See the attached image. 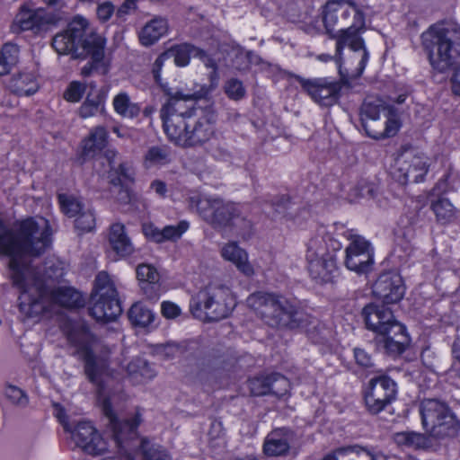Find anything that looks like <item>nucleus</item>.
Listing matches in <instances>:
<instances>
[{
  "mask_svg": "<svg viewBox=\"0 0 460 460\" xmlns=\"http://www.w3.org/2000/svg\"><path fill=\"white\" fill-rule=\"evenodd\" d=\"M51 242L50 226L43 217H29L12 228L0 220V252L10 258L11 277L21 292L19 308L24 318H39L50 310L52 303L70 308L84 305L82 294L72 288L49 290L46 281L53 278L52 265L43 273L29 265L28 259L43 254Z\"/></svg>",
  "mask_w": 460,
  "mask_h": 460,
  "instance_id": "1",
  "label": "nucleus"
},
{
  "mask_svg": "<svg viewBox=\"0 0 460 460\" xmlns=\"http://www.w3.org/2000/svg\"><path fill=\"white\" fill-rule=\"evenodd\" d=\"M326 32L336 39V56L341 58L343 49L349 46L354 51L362 49L359 62L360 73L366 66L368 52L359 33L365 30V15L353 1L330 0L323 11Z\"/></svg>",
  "mask_w": 460,
  "mask_h": 460,
  "instance_id": "2",
  "label": "nucleus"
},
{
  "mask_svg": "<svg viewBox=\"0 0 460 460\" xmlns=\"http://www.w3.org/2000/svg\"><path fill=\"white\" fill-rule=\"evenodd\" d=\"M169 96L163 106L160 116L169 139L181 147L199 146L208 142L214 134L212 125L205 119H196L193 111H181V101L197 100L201 93L183 94L181 92L166 91Z\"/></svg>",
  "mask_w": 460,
  "mask_h": 460,
  "instance_id": "3",
  "label": "nucleus"
},
{
  "mask_svg": "<svg viewBox=\"0 0 460 460\" xmlns=\"http://www.w3.org/2000/svg\"><path fill=\"white\" fill-rule=\"evenodd\" d=\"M247 305L269 327L295 331L305 327L309 315L293 298L275 292L257 291L246 299Z\"/></svg>",
  "mask_w": 460,
  "mask_h": 460,
  "instance_id": "4",
  "label": "nucleus"
},
{
  "mask_svg": "<svg viewBox=\"0 0 460 460\" xmlns=\"http://www.w3.org/2000/svg\"><path fill=\"white\" fill-rule=\"evenodd\" d=\"M367 329L377 334V345L391 357L402 354L410 344V337L403 324L398 322L385 305L370 303L362 309Z\"/></svg>",
  "mask_w": 460,
  "mask_h": 460,
  "instance_id": "5",
  "label": "nucleus"
},
{
  "mask_svg": "<svg viewBox=\"0 0 460 460\" xmlns=\"http://www.w3.org/2000/svg\"><path fill=\"white\" fill-rule=\"evenodd\" d=\"M422 46L433 69L446 73L460 56V26L456 22L434 24L421 35Z\"/></svg>",
  "mask_w": 460,
  "mask_h": 460,
  "instance_id": "6",
  "label": "nucleus"
},
{
  "mask_svg": "<svg viewBox=\"0 0 460 460\" xmlns=\"http://www.w3.org/2000/svg\"><path fill=\"white\" fill-rule=\"evenodd\" d=\"M102 37L94 32L86 19L76 16L66 30L57 33L52 39V47L60 55H71L75 59H84L89 56V48H97L95 58H100Z\"/></svg>",
  "mask_w": 460,
  "mask_h": 460,
  "instance_id": "7",
  "label": "nucleus"
},
{
  "mask_svg": "<svg viewBox=\"0 0 460 460\" xmlns=\"http://www.w3.org/2000/svg\"><path fill=\"white\" fill-rule=\"evenodd\" d=\"M200 217L216 230L232 229L243 237L250 235L252 222L242 213L238 204L220 198H208L198 203Z\"/></svg>",
  "mask_w": 460,
  "mask_h": 460,
  "instance_id": "8",
  "label": "nucleus"
},
{
  "mask_svg": "<svg viewBox=\"0 0 460 460\" xmlns=\"http://www.w3.org/2000/svg\"><path fill=\"white\" fill-rule=\"evenodd\" d=\"M341 243L332 234L322 231L307 243L306 261L308 271L314 279L329 282L337 270V252Z\"/></svg>",
  "mask_w": 460,
  "mask_h": 460,
  "instance_id": "9",
  "label": "nucleus"
},
{
  "mask_svg": "<svg viewBox=\"0 0 460 460\" xmlns=\"http://www.w3.org/2000/svg\"><path fill=\"white\" fill-rule=\"evenodd\" d=\"M234 305L230 289L223 285H208L190 301L193 316L206 322H217L228 317Z\"/></svg>",
  "mask_w": 460,
  "mask_h": 460,
  "instance_id": "10",
  "label": "nucleus"
},
{
  "mask_svg": "<svg viewBox=\"0 0 460 460\" xmlns=\"http://www.w3.org/2000/svg\"><path fill=\"white\" fill-rule=\"evenodd\" d=\"M420 413L422 426L430 437L453 438L460 430V421L445 402L424 399L420 405Z\"/></svg>",
  "mask_w": 460,
  "mask_h": 460,
  "instance_id": "11",
  "label": "nucleus"
},
{
  "mask_svg": "<svg viewBox=\"0 0 460 460\" xmlns=\"http://www.w3.org/2000/svg\"><path fill=\"white\" fill-rule=\"evenodd\" d=\"M102 411L108 419L112 438L119 453L124 455L127 459L131 460L132 447L130 444L137 438L139 421L137 418L124 420H118L108 398H104L102 401Z\"/></svg>",
  "mask_w": 460,
  "mask_h": 460,
  "instance_id": "12",
  "label": "nucleus"
},
{
  "mask_svg": "<svg viewBox=\"0 0 460 460\" xmlns=\"http://www.w3.org/2000/svg\"><path fill=\"white\" fill-rule=\"evenodd\" d=\"M397 384L386 375L371 378L364 400L367 411L376 415L385 410L396 399Z\"/></svg>",
  "mask_w": 460,
  "mask_h": 460,
  "instance_id": "13",
  "label": "nucleus"
},
{
  "mask_svg": "<svg viewBox=\"0 0 460 460\" xmlns=\"http://www.w3.org/2000/svg\"><path fill=\"white\" fill-rule=\"evenodd\" d=\"M285 74L295 78L301 85L302 90L317 104L330 107L337 103L342 84L338 81H330L327 78L306 79L291 72Z\"/></svg>",
  "mask_w": 460,
  "mask_h": 460,
  "instance_id": "14",
  "label": "nucleus"
},
{
  "mask_svg": "<svg viewBox=\"0 0 460 460\" xmlns=\"http://www.w3.org/2000/svg\"><path fill=\"white\" fill-rule=\"evenodd\" d=\"M64 429L71 433L75 446L91 456L102 455L107 450V442L89 421H80L74 428L59 417Z\"/></svg>",
  "mask_w": 460,
  "mask_h": 460,
  "instance_id": "15",
  "label": "nucleus"
},
{
  "mask_svg": "<svg viewBox=\"0 0 460 460\" xmlns=\"http://www.w3.org/2000/svg\"><path fill=\"white\" fill-rule=\"evenodd\" d=\"M428 159L413 151L402 153L394 162L391 174L400 184L420 182L428 172Z\"/></svg>",
  "mask_w": 460,
  "mask_h": 460,
  "instance_id": "16",
  "label": "nucleus"
},
{
  "mask_svg": "<svg viewBox=\"0 0 460 460\" xmlns=\"http://www.w3.org/2000/svg\"><path fill=\"white\" fill-rule=\"evenodd\" d=\"M349 244L345 249L344 265L358 274H366L374 264V249L371 243L360 235L349 234Z\"/></svg>",
  "mask_w": 460,
  "mask_h": 460,
  "instance_id": "17",
  "label": "nucleus"
},
{
  "mask_svg": "<svg viewBox=\"0 0 460 460\" xmlns=\"http://www.w3.org/2000/svg\"><path fill=\"white\" fill-rule=\"evenodd\" d=\"M108 152V160L110 164V170L108 172V179L110 187V192L113 199L120 204H128L131 200L130 190L127 186V182L134 181V170L132 165L128 163H120L118 166L113 164L111 160L110 154Z\"/></svg>",
  "mask_w": 460,
  "mask_h": 460,
  "instance_id": "18",
  "label": "nucleus"
},
{
  "mask_svg": "<svg viewBox=\"0 0 460 460\" xmlns=\"http://www.w3.org/2000/svg\"><path fill=\"white\" fill-rule=\"evenodd\" d=\"M404 286L400 275L393 272L381 274L373 285V295L384 304L399 302L404 295Z\"/></svg>",
  "mask_w": 460,
  "mask_h": 460,
  "instance_id": "19",
  "label": "nucleus"
},
{
  "mask_svg": "<svg viewBox=\"0 0 460 460\" xmlns=\"http://www.w3.org/2000/svg\"><path fill=\"white\" fill-rule=\"evenodd\" d=\"M92 306L89 308L90 314L101 322H112L120 315L122 308L116 295L91 296Z\"/></svg>",
  "mask_w": 460,
  "mask_h": 460,
  "instance_id": "20",
  "label": "nucleus"
},
{
  "mask_svg": "<svg viewBox=\"0 0 460 460\" xmlns=\"http://www.w3.org/2000/svg\"><path fill=\"white\" fill-rule=\"evenodd\" d=\"M52 22V18L48 16L44 10L32 11L29 9H22L16 15L13 30V31H32L38 33L41 31L47 30L49 24Z\"/></svg>",
  "mask_w": 460,
  "mask_h": 460,
  "instance_id": "21",
  "label": "nucleus"
},
{
  "mask_svg": "<svg viewBox=\"0 0 460 460\" xmlns=\"http://www.w3.org/2000/svg\"><path fill=\"white\" fill-rule=\"evenodd\" d=\"M292 432L288 429H278L268 434L263 444V452L268 456H287L290 449Z\"/></svg>",
  "mask_w": 460,
  "mask_h": 460,
  "instance_id": "22",
  "label": "nucleus"
},
{
  "mask_svg": "<svg viewBox=\"0 0 460 460\" xmlns=\"http://www.w3.org/2000/svg\"><path fill=\"white\" fill-rule=\"evenodd\" d=\"M367 136L375 139H382L394 136L399 129V122L394 117H386L381 121L379 119L361 123Z\"/></svg>",
  "mask_w": 460,
  "mask_h": 460,
  "instance_id": "23",
  "label": "nucleus"
},
{
  "mask_svg": "<svg viewBox=\"0 0 460 460\" xmlns=\"http://www.w3.org/2000/svg\"><path fill=\"white\" fill-rule=\"evenodd\" d=\"M108 241L111 250L120 257L130 255L134 251L125 226L119 223L113 224L110 227Z\"/></svg>",
  "mask_w": 460,
  "mask_h": 460,
  "instance_id": "24",
  "label": "nucleus"
},
{
  "mask_svg": "<svg viewBox=\"0 0 460 460\" xmlns=\"http://www.w3.org/2000/svg\"><path fill=\"white\" fill-rule=\"evenodd\" d=\"M221 254L225 260L232 261L246 277H251L254 274L253 267L248 261L246 252L239 247L236 243L226 244L222 248Z\"/></svg>",
  "mask_w": 460,
  "mask_h": 460,
  "instance_id": "25",
  "label": "nucleus"
},
{
  "mask_svg": "<svg viewBox=\"0 0 460 460\" xmlns=\"http://www.w3.org/2000/svg\"><path fill=\"white\" fill-rule=\"evenodd\" d=\"M84 373L88 380L97 385L100 395L102 394L104 376L108 375V365L105 360L91 354L85 356Z\"/></svg>",
  "mask_w": 460,
  "mask_h": 460,
  "instance_id": "26",
  "label": "nucleus"
},
{
  "mask_svg": "<svg viewBox=\"0 0 460 460\" xmlns=\"http://www.w3.org/2000/svg\"><path fill=\"white\" fill-rule=\"evenodd\" d=\"M10 89L18 96H30L39 90V83L32 72L21 71L14 75L9 84Z\"/></svg>",
  "mask_w": 460,
  "mask_h": 460,
  "instance_id": "27",
  "label": "nucleus"
},
{
  "mask_svg": "<svg viewBox=\"0 0 460 460\" xmlns=\"http://www.w3.org/2000/svg\"><path fill=\"white\" fill-rule=\"evenodd\" d=\"M167 30V21L162 17H155L142 28L139 33V40L144 46H151L164 36Z\"/></svg>",
  "mask_w": 460,
  "mask_h": 460,
  "instance_id": "28",
  "label": "nucleus"
},
{
  "mask_svg": "<svg viewBox=\"0 0 460 460\" xmlns=\"http://www.w3.org/2000/svg\"><path fill=\"white\" fill-rule=\"evenodd\" d=\"M323 460H376L375 456L366 447L358 445L339 447Z\"/></svg>",
  "mask_w": 460,
  "mask_h": 460,
  "instance_id": "29",
  "label": "nucleus"
},
{
  "mask_svg": "<svg viewBox=\"0 0 460 460\" xmlns=\"http://www.w3.org/2000/svg\"><path fill=\"white\" fill-rule=\"evenodd\" d=\"M108 132L103 127L94 128L87 139L84 141L83 156L84 159L93 157L107 144Z\"/></svg>",
  "mask_w": 460,
  "mask_h": 460,
  "instance_id": "30",
  "label": "nucleus"
},
{
  "mask_svg": "<svg viewBox=\"0 0 460 460\" xmlns=\"http://www.w3.org/2000/svg\"><path fill=\"white\" fill-rule=\"evenodd\" d=\"M384 112L386 117H392L393 109L385 106L384 102L378 98L367 97L360 108V120L362 122L380 119V113Z\"/></svg>",
  "mask_w": 460,
  "mask_h": 460,
  "instance_id": "31",
  "label": "nucleus"
},
{
  "mask_svg": "<svg viewBox=\"0 0 460 460\" xmlns=\"http://www.w3.org/2000/svg\"><path fill=\"white\" fill-rule=\"evenodd\" d=\"M430 209L433 211L437 222L442 225L449 224L456 217V208L446 197L439 196L431 200Z\"/></svg>",
  "mask_w": 460,
  "mask_h": 460,
  "instance_id": "32",
  "label": "nucleus"
},
{
  "mask_svg": "<svg viewBox=\"0 0 460 460\" xmlns=\"http://www.w3.org/2000/svg\"><path fill=\"white\" fill-rule=\"evenodd\" d=\"M394 439L399 446H405L416 449H427L431 446L429 437L425 434L414 431L397 432L394 434Z\"/></svg>",
  "mask_w": 460,
  "mask_h": 460,
  "instance_id": "33",
  "label": "nucleus"
},
{
  "mask_svg": "<svg viewBox=\"0 0 460 460\" xmlns=\"http://www.w3.org/2000/svg\"><path fill=\"white\" fill-rule=\"evenodd\" d=\"M128 375L137 382H146L155 376V371L144 358H137L127 367Z\"/></svg>",
  "mask_w": 460,
  "mask_h": 460,
  "instance_id": "34",
  "label": "nucleus"
},
{
  "mask_svg": "<svg viewBox=\"0 0 460 460\" xmlns=\"http://www.w3.org/2000/svg\"><path fill=\"white\" fill-rule=\"evenodd\" d=\"M105 95L106 93L103 90L98 91L96 94L89 93L85 101L79 108L80 117L85 119L94 116L99 111H102Z\"/></svg>",
  "mask_w": 460,
  "mask_h": 460,
  "instance_id": "35",
  "label": "nucleus"
},
{
  "mask_svg": "<svg viewBox=\"0 0 460 460\" xmlns=\"http://www.w3.org/2000/svg\"><path fill=\"white\" fill-rule=\"evenodd\" d=\"M128 319L135 326L146 327L154 322L155 314L141 303L134 304L128 313Z\"/></svg>",
  "mask_w": 460,
  "mask_h": 460,
  "instance_id": "36",
  "label": "nucleus"
},
{
  "mask_svg": "<svg viewBox=\"0 0 460 460\" xmlns=\"http://www.w3.org/2000/svg\"><path fill=\"white\" fill-rule=\"evenodd\" d=\"M197 50H199V49L191 44L183 43L172 47L166 50V53L169 59L173 58L177 66H185L190 62V55L197 56Z\"/></svg>",
  "mask_w": 460,
  "mask_h": 460,
  "instance_id": "37",
  "label": "nucleus"
},
{
  "mask_svg": "<svg viewBox=\"0 0 460 460\" xmlns=\"http://www.w3.org/2000/svg\"><path fill=\"white\" fill-rule=\"evenodd\" d=\"M104 48H105V40L102 37V43L101 49V56L100 58H95V48L94 45L89 48V56L91 58V61H89L84 67L81 69V75L84 76L91 75L94 71L100 72L101 74H106L108 72V67L103 62L104 58Z\"/></svg>",
  "mask_w": 460,
  "mask_h": 460,
  "instance_id": "38",
  "label": "nucleus"
},
{
  "mask_svg": "<svg viewBox=\"0 0 460 460\" xmlns=\"http://www.w3.org/2000/svg\"><path fill=\"white\" fill-rule=\"evenodd\" d=\"M227 55L231 62V66L238 71H246L249 69L248 51L237 44L230 46Z\"/></svg>",
  "mask_w": 460,
  "mask_h": 460,
  "instance_id": "39",
  "label": "nucleus"
},
{
  "mask_svg": "<svg viewBox=\"0 0 460 460\" xmlns=\"http://www.w3.org/2000/svg\"><path fill=\"white\" fill-rule=\"evenodd\" d=\"M115 111L123 117L134 118L139 113V109L136 104L131 103L127 93H121L115 96L113 100Z\"/></svg>",
  "mask_w": 460,
  "mask_h": 460,
  "instance_id": "40",
  "label": "nucleus"
},
{
  "mask_svg": "<svg viewBox=\"0 0 460 460\" xmlns=\"http://www.w3.org/2000/svg\"><path fill=\"white\" fill-rule=\"evenodd\" d=\"M117 290L111 282L110 276L105 271L97 274L94 280V288L92 296L116 295Z\"/></svg>",
  "mask_w": 460,
  "mask_h": 460,
  "instance_id": "41",
  "label": "nucleus"
},
{
  "mask_svg": "<svg viewBox=\"0 0 460 460\" xmlns=\"http://www.w3.org/2000/svg\"><path fill=\"white\" fill-rule=\"evenodd\" d=\"M140 447L143 460H172L164 447L158 445H150L146 439H142Z\"/></svg>",
  "mask_w": 460,
  "mask_h": 460,
  "instance_id": "42",
  "label": "nucleus"
},
{
  "mask_svg": "<svg viewBox=\"0 0 460 460\" xmlns=\"http://www.w3.org/2000/svg\"><path fill=\"white\" fill-rule=\"evenodd\" d=\"M145 160L151 165L168 164L171 161L170 148L164 146H152L147 150Z\"/></svg>",
  "mask_w": 460,
  "mask_h": 460,
  "instance_id": "43",
  "label": "nucleus"
},
{
  "mask_svg": "<svg viewBox=\"0 0 460 460\" xmlns=\"http://www.w3.org/2000/svg\"><path fill=\"white\" fill-rule=\"evenodd\" d=\"M58 201L64 214L73 217H76L84 208L80 199L66 194H59Z\"/></svg>",
  "mask_w": 460,
  "mask_h": 460,
  "instance_id": "44",
  "label": "nucleus"
},
{
  "mask_svg": "<svg viewBox=\"0 0 460 460\" xmlns=\"http://www.w3.org/2000/svg\"><path fill=\"white\" fill-rule=\"evenodd\" d=\"M290 388V383L284 376L274 373L270 375V394L280 398L286 395Z\"/></svg>",
  "mask_w": 460,
  "mask_h": 460,
  "instance_id": "45",
  "label": "nucleus"
},
{
  "mask_svg": "<svg viewBox=\"0 0 460 460\" xmlns=\"http://www.w3.org/2000/svg\"><path fill=\"white\" fill-rule=\"evenodd\" d=\"M5 397L15 406L25 408L29 404V397L25 391L16 385L8 384L4 390Z\"/></svg>",
  "mask_w": 460,
  "mask_h": 460,
  "instance_id": "46",
  "label": "nucleus"
},
{
  "mask_svg": "<svg viewBox=\"0 0 460 460\" xmlns=\"http://www.w3.org/2000/svg\"><path fill=\"white\" fill-rule=\"evenodd\" d=\"M19 52V47L14 43L7 42L3 45L0 58L10 70L18 63Z\"/></svg>",
  "mask_w": 460,
  "mask_h": 460,
  "instance_id": "47",
  "label": "nucleus"
},
{
  "mask_svg": "<svg viewBox=\"0 0 460 460\" xmlns=\"http://www.w3.org/2000/svg\"><path fill=\"white\" fill-rule=\"evenodd\" d=\"M271 207L275 209V211L282 215L284 217L291 219L295 217V215L289 211L294 205L291 201V199L288 195H279L272 199Z\"/></svg>",
  "mask_w": 460,
  "mask_h": 460,
  "instance_id": "48",
  "label": "nucleus"
},
{
  "mask_svg": "<svg viewBox=\"0 0 460 460\" xmlns=\"http://www.w3.org/2000/svg\"><path fill=\"white\" fill-rule=\"evenodd\" d=\"M75 226L83 232H89L95 226V216L91 208H84L75 220Z\"/></svg>",
  "mask_w": 460,
  "mask_h": 460,
  "instance_id": "49",
  "label": "nucleus"
},
{
  "mask_svg": "<svg viewBox=\"0 0 460 460\" xmlns=\"http://www.w3.org/2000/svg\"><path fill=\"white\" fill-rule=\"evenodd\" d=\"M224 91L227 97L234 101L242 100L246 93L243 82L236 78L227 80L225 83Z\"/></svg>",
  "mask_w": 460,
  "mask_h": 460,
  "instance_id": "50",
  "label": "nucleus"
},
{
  "mask_svg": "<svg viewBox=\"0 0 460 460\" xmlns=\"http://www.w3.org/2000/svg\"><path fill=\"white\" fill-rule=\"evenodd\" d=\"M270 375L261 376L249 380V388L252 395L263 396L270 394Z\"/></svg>",
  "mask_w": 460,
  "mask_h": 460,
  "instance_id": "51",
  "label": "nucleus"
},
{
  "mask_svg": "<svg viewBox=\"0 0 460 460\" xmlns=\"http://www.w3.org/2000/svg\"><path fill=\"white\" fill-rule=\"evenodd\" d=\"M189 228L187 221H181L177 226H166L161 230L162 242L179 239Z\"/></svg>",
  "mask_w": 460,
  "mask_h": 460,
  "instance_id": "52",
  "label": "nucleus"
},
{
  "mask_svg": "<svg viewBox=\"0 0 460 460\" xmlns=\"http://www.w3.org/2000/svg\"><path fill=\"white\" fill-rule=\"evenodd\" d=\"M136 271L139 284H142V282H149V280H160L158 271L150 264H139Z\"/></svg>",
  "mask_w": 460,
  "mask_h": 460,
  "instance_id": "53",
  "label": "nucleus"
},
{
  "mask_svg": "<svg viewBox=\"0 0 460 460\" xmlns=\"http://www.w3.org/2000/svg\"><path fill=\"white\" fill-rule=\"evenodd\" d=\"M85 92V86L84 84L74 81L69 84L66 90L64 92V99L72 102H77L81 100L84 93Z\"/></svg>",
  "mask_w": 460,
  "mask_h": 460,
  "instance_id": "54",
  "label": "nucleus"
},
{
  "mask_svg": "<svg viewBox=\"0 0 460 460\" xmlns=\"http://www.w3.org/2000/svg\"><path fill=\"white\" fill-rule=\"evenodd\" d=\"M143 294L147 299H157L161 292V284L159 280H149V282H142L139 284Z\"/></svg>",
  "mask_w": 460,
  "mask_h": 460,
  "instance_id": "55",
  "label": "nucleus"
},
{
  "mask_svg": "<svg viewBox=\"0 0 460 460\" xmlns=\"http://www.w3.org/2000/svg\"><path fill=\"white\" fill-rule=\"evenodd\" d=\"M115 12V6L111 1H105L100 4L96 10L98 19L102 22H105L110 20Z\"/></svg>",
  "mask_w": 460,
  "mask_h": 460,
  "instance_id": "56",
  "label": "nucleus"
},
{
  "mask_svg": "<svg viewBox=\"0 0 460 460\" xmlns=\"http://www.w3.org/2000/svg\"><path fill=\"white\" fill-rule=\"evenodd\" d=\"M183 349L181 346L175 343H167L160 348L159 353L165 359L173 358L182 354Z\"/></svg>",
  "mask_w": 460,
  "mask_h": 460,
  "instance_id": "57",
  "label": "nucleus"
},
{
  "mask_svg": "<svg viewBox=\"0 0 460 460\" xmlns=\"http://www.w3.org/2000/svg\"><path fill=\"white\" fill-rule=\"evenodd\" d=\"M162 314L167 319H174L181 314V308L174 303L164 301L161 305Z\"/></svg>",
  "mask_w": 460,
  "mask_h": 460,
  "instance_id": "58",
  "label": "nucleus"
},
{
  "mask_svg": "<svg viewBox=\"0 0 460 460\" xmlns=\"http://www.w3.org/2000/svg\"><path fill=\"white\" fill-rule=\"evenodd\" d=\"M354 357L357 364L363 367H370L373 366L371 356L362 349H354Z\"/></svg>",
  "mask_w": 460,
  "mask_h": 460,
  "instance_id": "59",
  "label": "nucleus"
},
{
  "mask_svg": "<svg viewBox=\"0 0 460 460\" xmlns=\"http://www.w3.org/2000/svg\"><path fill=\"white\" fill-rule=\"evenodd\" d=\"M143 232L145 235L149 238L150 240L155 242V243H162V234H161V229L155 227L153 225H144L143 226Z\"/></svg>",
  "mask_w": 460,
  "mask_h": 460,
  "instance_id": "60",
  "label": "nucleus"
},
{
  "mask_svg": "<svg viewBox=\"0 0 460 460\" xmlns=\"http://www.w3.org/2000/svg\"><path fill=\"white\" fill-rule=\"evenodd\" d=\"M169 59L166 51L163 52L155 61L153 65L152 73L155 82L160 81V72L165 60Z\"/></svg>",
  "mask_w": 460,
  "mask_h": 460,
  "instance_id": "61",
  "label": "nucleus"
},
{
  "mask_svg": "<svg viewBox=\"0 0 460 460\" xmlns=\"http://www.w3.org/2000/svg\"><path fill=\"white\" fill-rule=\"evenodd\" d=\"M137 0H124L120 6L117 9L116 15L121 18L129 13L131 10L137 8Z\"/></svg>",
  "mask_w": 460,
  "mask_h": 460,
  "instance_id": "62",
  "label": "nucleus"
},
{
  "mask_svg": "<svg viewBox=\"0 0 460 460\" xmlns=\"http://www.w3.org/2000/svg\"><path fill=\"white\" fill-rule=\"evenodd\" d=\"M79 329H82L81 326H71V328L67 331V339L74 345H80L82 342V339L79 336Z\"/></svg>",
  "mask_w": 460,
  "mask_h": 460,
  "instance_id": "63",
  "label": "nucleus"
},
{
  "mask_svg": "<svg viewBox=\"0 0 460 460\" xmlns=\"http://www.w3.org/2000/svg\"><path fill=\"white\" fill-rule=\"evenodd\" d=\"M213 156L219 160H227L230 158V152L224 146L218 145L212 150Z\"/></svg>",
  "mask_w": 460,
  "mask_h": 460,
  "instance_id": "64",
  "label": "nucleus"
}]
</instances>
